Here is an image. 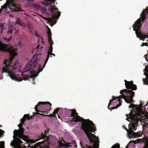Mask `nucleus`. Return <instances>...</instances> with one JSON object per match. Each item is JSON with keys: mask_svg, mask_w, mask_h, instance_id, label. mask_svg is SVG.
Returning a JSON list of instances; mask_svg holds the SVG:
<instances>
[{"mask_svg": "<svg viewBox=\"0 0 148 148\" xmlns=\"http://www.w3.org/2000/svg\"><path fill=\"white\" fill-rule=\"evenodd\" d=\"M49 130H47L45 131V134H44L43 133L41 135L42 138V139H45L47 137L46 135L49 132Z\"/></svg>", "mask_w": 148, "mask_h": 148, "instance_id": "obj_21", "label": "nucleus"}, {"mask_svg": "<svg viewBox=\"0 0 148 148\" xmlns=\"http://www.w3.org/2000/svg\"><path fill=\"white\" fill-rule=\"evenodd\" d=\"M57 114L58 115V118L59 119V118H60V116L58 114Z\"/></svg>", "mask_w": 148, "mask_h": 148, "instance_id": "obj_46", "label": "nucleus"}, {"mask_svg": "<svg viewBox=\"0 0 148 148\" xmlns=\"http://www.w3.org/2000/svg\"><path fill=\"white\" fill-rule=\"evenodd\" d=\"M148 14V6L145 10H143L140 14L141 19H138L132 26L133 30L135 31L136 36L140 38V40L142 39L143 41H144L146 38H148V35H144L141 32H139V30L140 29V27L142 25L141 21L143 22L146 18V15Z\"/></svg>", "mask_w": 148, "mask_h": 148, "instance_id": "obj_6", "label": "nucleus"}, {"mask_svg": "<svg viewBox=\"0 0 148 148\" xmlns=\"http://www.w3.org/2000/svg\"><path fill=\"white\" fill-rule=\"evenodd\" d=\"M93 136H91L90 137V138H89L88 136H87V135H86L87 137H88V138L89 139L90 141V143H94V147L95 148H98V147L99 146V144L98 143L99 142V141H98V143H97V142H95L94 141V139L95 138H96V137L93 134Z\"/></svg>", "mask_w": 148, "mask_h": 148, "instance_id": "obj_11", "label": "nucleus"}, {"mask_svg": "<svg viewBox=\"0 0 148 148\" xmlns=\"http://www.w3.org/2000/svg\"><path fill=\"white\" fill-rule=\"evenodd\" d=\"M120 93L122 95H120L119 97H116L113 96L112 99L110 100L108 108V109H110L111 111L112 110L110 108V106L111 103L113 101H114V103H117L118 102L119 103V104H117L115 107H111V108L113 110L114 109L117 108L121 105L122 102L121 100V99H124L125 102L127 103L134 102L133 99L135 93L133 91L125 89L121 90Z\"/></svg>", "mask_w": 148, "mask_h": 148, "instance_id": "obj_4", "label": "nucleus"}, {"mask_svg": "<svg viewBox=\"0 0 148 148\" xmlns=\"http://www.w3.org/2000/svg\"><path fill=\"white\" fill-rule=\"evenodd\" d=\"M125 148H128L127 146L125 147Z\"/></svg>", "mask_w": 148, "mask_h": 148, "instance_id": "obj_51", "label": "nucleus"}, {"mask_svg": "<svg viewBox=\"0 0 148 148\" xmlns=\"http://www.w3.org/2000/svg\"><path fill=\"white\" fill-rule=\"evenodd\" d=\"M15 23L17 24L22 26V27H24L25 26V24L23 22H22L21 21L19 18H18L16 19Z\"/></svg>", "mask_w": 148, "mask_h": 148, "instance_id": "obj_15", "label": "nucleus"}, {"mask_svg": "<svg viewBox=\"0 0 148 148\" xmlns=\"http://www.w3.org/2000/svg\"><path fill=\"white\" fill-rule=\"evenodd\" d=\"M32 118V116H31L30 117L29 116V114H25L24 115L22 119H24L25 121L26 119L29 120L30 119H31Z\"/></svg>", "mask_w": 148, "mask_h": 148, "instance_id": "obj_19", "label": "nucleus"}, {"mask_svg": "<svg viewBox=\"0 0 148 148\" xmlns=\"http://www.w3.org/2000/svg\"><path fill=\"white\" fill-rule=\"evenodd\" d=\"M15 141L17 144L18 145H21L23 143L22 141L18 138H16L15 139Z\"/></svg>", "mask_w": 148, "mask_h": 148, "instance_id": "obj_18", "label": "nucleus"}, {"mask_svg": "<svg viewBox=\"0 0 148 148\" xmlns=\"http://www.w3.org/2000/svg\"><path fill=\"white\" fill-rule=\"evenodd\" d=\"M12 143H11V146H12L13 145H12Z\"/></svg>", "mask_w": 148, "mask_h": 148, "instance_id": "obj_52", "label": "nucleus"}, {"mask_svg": "<svg viewBox=\"0 0 148 148\" xmlns=\"http://www.w3.org/2000/svg\"><path fill=\"white\" fill-rule=\"evenodd\" d=\"M21 123L20 124H19L18 125L19 128L22 127V126L25 121V120L24 119H21Z\"/></svg>", "mask_w": 148, "mask_h": 148, "instance_id": "obj_22", "label": "nucleus"}, {"mask_svg": "<svg viewBox=\"0 0 148 148\" xmlns=\"http://www.w3.org/2000/svg\"><path fill=\"white\" fill-rule=\"evenodd\" d=\"M3 39L4 40H5L7 41V38H5V37H4L3 38Z\"/></svg>", "mask_w": 148, "mask_h": 148, "instance_id": "obj_43", "label": "nucleus"}, {"mask_svg": "<svg viewBox=\"0 0 148 148\" xmlns=\"http://www.w3.org/2000/svg\"><path fill=\"white\" fill-rule=\"evenodd\" d=\"M41 40H42V43L44 44V42H43V39H42V38H41Z\"/></svg>", "mask_w": 148, "mask_h": 148, "instance_id": "obj_45", "label": "nucleus"}, {"mask_svg": "<svg viewBox=\"0 0 148 148\" xmlns=\"http://www.w3.org/2000/svg\"><path fill=\"white\" fill-rule=\"evenodd\" d=\"M39 47H40V45H38L37 46V47H36V48L37 49H38V48Z\"/></svg>", "mask_w": 148, "mask_h": 148, "instance_id": "obj_42", "label": "nucleus"}, {"mask_svg": "<svg viewBox=\"0 0 148 148\" xmlns=\"http://www.w3.org/2000/svg\"><path fill=\"white\" fill-rule=\"evenodd\" d=\"M7 5L6 4H4L3 6H1L0 9L2 10L3 9L6 10L7 9Z\"/></svg>", "mask_w": 148, "mask_h": 148, "instance_id": "obj_24", "label": "nucleus"}, {"mask_svg": "<svg viewBox=\"0 0 148 148\" xmlns=\"http://www.w3.org/2000/svg\"><path fill=\"white\" fill-rule=\"evenodd\" d=\"M144 70H145L146 72L148 73V69L145 68L144 69Z\"/></svg>", "mask_w": 148, "mask_h": 148, "instance_id": "obj_41", "label": "nucleus"}, {"mask_svg": "<svg viewBox=\"0 0 148 148\" xmlns=\"http://www.w3.org/2000/svg\"><path fill=\"white\" fill-rule=\"evenodd\" d=\"M142 104L140 105V109L137 113L135 115V119H134L133 123L130 126V123L129 124V130H128L125 126L123 127L127 131L128 134L130 135V132L132 131V130H136L137 126L138 124V122L141 121L144 119H145L148 120V113L145 110H143L142 109Z\"/></svg>", "mask_w": 148, "mask_h": 148, "instance_id": "obj_5", "label": "nucleus"}, {"mask_svg": "<svg viewBox=\"0 0 148 148\" xmlns=\"http://www.w3.org/2000/svg\"><path fill=\"white\" fill-rule=\"evenodd\" d=\"M127 116H130V114H126V116H127Z\"/></svg>", "mask_w": 148, "mask_h": 148, "instance_id": "obj_49", "label": "nucleus"}, {"mask_svg": "<svg viewBox=\"0 0 148 148\" xmlns=\"http://www.w3.org/2000/svg\"><path fill=\"white\" fill-rule=\"evenodd\" d=\"M46 103V102H40L38 104L36 105L34 109L37 112H41L43 110L44 108V103Z\"/></svg>", "mask_w": 148, "mask_h": 148, "instance_id": "obj_9", "label": "nucleus"}, {"mask_svg": "<svg viewBox=\"0 0 148 148\" xmlns=\"http://www.w3.org/2000/svg\"><path fill=\"white\" fill-rule=\"evenodd\" d=\"M130 89H131V90L132 91V90H136L137 89V86H136L133 84H133H132V86L131 88Z\"/></svg>", "mask_w": 148, "mask_h": 148, "instance_id": "obj_23", "label": "nucleus"}, {"mask_svg": "<svg viewBox=\"0 0 148 148\" xmlns=\"http://www.w3.org/2000/svg\"><path fill=\"white\" fill-rule=\"evenodd\" d=\"M39 112H36V114H39L42 116H47L46 114H44V113H43V112H42V113H40Z\"/></svg>", "mask_w": 148, "mask_h": 148, "instance_id": "obj_27", "label": "nucleus"}, {"mask_svg": "<svg viewBox=\"0 0 148 148\" xmlns=\"http://www.w3.org/2000/svg\"><path fill=\"white\" fill-rule=\"evenodd\" d=\"M34 72V70H32V71H31V72L32 73H33Z\"/></svg>", "mask_w": 148, "mask_h": 148, "instance_id": "obj_44", "label": "nucleus"}, {"mask_svg": "<svg viewBox=\"0 0 148 148\" xmlns=\"http://www.w3.org/2000/svg\"><path fill=\"white\" fill-rule=\"evenodd\" d=\"M28 78H29L28 77V76H26L25 77H24L23 78V79L25 80H28Z\"/></svg>", "mask_w": 148, "mask_h": 148, "instance_id": "obj_33", "label": "nucleus"}, {"mask_svg": "<svg viewBox=\"0 0 148 148\" xmlns=\"http://www.w3.org/2000/svg\"><path fill=\"white\" fill-rule=\"evenodd\" d=\"M46 1L47 3V4L50 5L52 4H54L55 3V1L56 0H44Z\"/></svg>", "mask_w": 148, "mask_h": 148, "instance_id": "obj_17", "label": "nucleus"}, {"mask_svg": "<svg viewBox=\"0 0 148 148\" xmlns=\"http://www.w3.org/2000/svg\"><path fill=\"white\" fill-rule=\"evenodd\" d=\"M24 131V129L22 127L19 128V130H15L13 132L14 135L13 136V138H15V136L24 140V135H23Z\"/></svg>", "mask_w": 148, "mask_h": 148, "instance_id": "obj_8", "label": "nucleus"}, {"mask_svg": "<svg viewBox=\"0 0 148 148\" xmlns=\"http://www.w3.org/2000/svg\"><path fill=\"white\" fill-rule=\"evenodd\" d=\"M134 130H132V131H131L130 132V136H131L132 137L136 138L142 136L143 135L142 132L140 131L136 133L134 132Z\"/></svg>", "mask_w": 148, "mask_h": 148, "instance_id": "obj_10", "label": "nucleus"}, {"mask_svg": "<svg viewBox=\"0 0 148 148\" xmlns=\"http://www.w3.org/2000/svg\"><path fill=\"white\" fill-rule=\"evenodd\" d=\"M50 57H52V55H50Z\"/></svg>", "mask_w": 148, "mask_h": 148, "instance_id": "obj_50", "label": "nucleus"}, {"mask_svg": "<svg viewBox=\"0 0 148 148\" xmlns=\"http://www.w3.org/2000/svg\"><path fill=\"white\" fill-rule=\"evenodd\" d=\"M71 144H72L73 145H74V146L75 147H77V146L76 145V143L75 142V141H73L71 143H67V145H66V147H68L70 146H71Z\"/></svg>", "mask_w": 148, "mask_h": 148, "instance_id": "obj_20", "label": "nucleus"}, {"mask_svg": "<svg viewBox=\"0 0 148 148\" xmlns=\"http://www.w3.org/2000/svg\"><path fill=\"white\" fill-rule=\"evenodd\" d=\"M30 147V148H36V146H33L32 147H31L29 145L28 146V147Z\"/></svg>", "mask_w": 148, "mask_h": 148, "instance_id": "obj_37", "label": "nucleus"}, {"mask_svg": "<svg viewBox=\"0 0 148 148\" xmlns=\"http://www.w3.org/2000/svg\"><path fill=\"white\" fill-rule=\"evenodd\" d=\"M143 81L144 84L148 85V81H145V79L143 78Z\"/></svg>", "mask_w": 148, "mask_h": 148, "instance_id": "obj_28", "label": "nucleus"}, {"mask_svg": "<svg viewBox=\"0 0 148 148\" xmlns=\"http://www.w3.org/2000/svg\"><path fill=\"white\" fill-rule=\"evenodd\" d=\"M52 106L51 103L49 102H46V103H44L43 110H46V111H50L51 109Z\"/></svg>", "mask_w": 148, "mask_h": 148, "instance_id": "obj_12", "label": "nucleus"}, {"mask_svg": "<svg viewBox=\"0 0 148 148\" xmlns=\"http://www.w3.org/2000/svg\"><path fill=\"white\" fill-rule=\"evenodd\" d=\"M2 127V126L0 125V127ZM4 133L5 132L4 131L0 129V138L2 137L3 136ZM2 145L1 144H0V148H2Z\"/></svg>", "mask_w": 148, "mask_h": 148, "instance_id": "obj_16", "label": "nucleus"}, {"mask_svg": "<svg viewBox=\"0 0 148 148\" xmlns=\"http://www.w3.org/2000/svg\"><path fill=\"white\" fill-rule=\"evenodd\" d=\"M134 143V144H136V143H139V141H138V140H137L136 141H133Z\"/></svg>", "mask_w": 148, "mask_h": 148, "instance_id": "obj_36", "label": "nucleus"}, {"mask_svg": "<svg viewBox=\"0 0 148 148\" xmlns=\"http://www.w3.org/2000/svg\"><path fill=\"white\" fill-rule=\"evenodd\" d=\"M47 148H49V147H47Z\"/></svg>", "mask_w": 148, "mask_h": 148, "instance_id": "obj_54", "label": "nucleus"}, {"mask_svg": "<svg viewBox=\"0 0 148 148\" xmlns=\"http://www.w3.org/2000/svg\"><path fill=\"white\" fill-rule=\"evenodd\" d=\"M48 111H46V110H43L41 112H43V113H45L46 114H48Z\"/></svg>", "mask_w": 148, "mask_h": 148, "instance_id": "obj_35", "label": "nucleus"}, {"mask_svg": "<svg viewBox=\"0 0 148 148\" xmlns=\"http://www.w3.org/2000/svg\"><path fill=\"white\" fill-rule=\"evenodd\" d=\"M134 104L133 103H131L130 105L129 106V108H132L134 106Z\"/></svg>", "mask_w": 148, "mask_h": 148, "instance_id": "obj_32", "label": "nucleus"}, {"mask_svg": "<svg viewBox=\"0 0 148 148\" xmlns=\"http://www.w3.org/2000/svg\"><path fill=\"white\" fill-rule=\"evenodd\" d=\"M144 57H145V59L146 61L148 62V53H147V54L145 55Z\"/></svg>", "mask_w": 148, "mask_h": 148, "instance_id": "obj_30", "label": "nucleus"}, {"mask_svg": "<svg viewBox=\"0 0 148 148\" xmlns=\"http://www.w3.org/2000/svg\"><path fill=\"white\" fill-rule=\"evenodd\" d=\"M125 85L126 88L128 89H130L131 88V87L132 84H133V82L132 81H127L126 80H125Z\"/></svg>", "mask_w": 148, "mask_h": 148, "instance_id": "obj_14", "label": "nucleus"}, {"mask_svg": "<svg viewBox=\"0 0 148 148\" xmlns=\"http://www.w3.org/2000/svg\"><path fill=\"white\" fill-rule=\"evenodd\" d=\"M2 33H3V30H1V34H2Z\"/></svg>", "mask_w": 148, "mask_h": 148, "instance_id": "obj_48", "label": "nucleus"}, {"mask_svg": "<svg viewBox=\"0 0 148 148\" xmlns=\"http://www.w3.org/2000/svg\"><path fill=\"white\" fill-rule=\"evenodd\" d=\"M48 10L51 12L52 18H47L42 16H41L44 19L47 21L48 22L53 23L54 22V20H56L59 18V17L60 16L61 12L58 11V9L56 8L55 5L51 6L49 8Z\"/></svg>", "mask_w": 148, "mask_h": 148, "instance_id": "obj_7", "label": "nucleus"}, {"mask_svg": "<svg viewBox=\"0 0 148 148\" xmlns=\"http://www.w3.org/2000/svg\"><path fill=\"white\" fill-rule=\"evenodd\" d=\"M69 110L71 112V116L73 117L72 121L76 122L82 121L81 129L87 135L88 137L90 138V136H93L94 135L91 133L95 131L96 129L95 125L92 122L89 120V119H84L78 116V113L75 109Z\"/></svg>", "mask_w": 148, "mask_h": 148, "instance_id": "obj_3", "label": "nucleus"}, {"mask_svg": "<svg viewBox=\"0 0 148 148\" xmlns=\"http://www.w3.org/2000/svg\"><path fill=\"white\" fill-rule=\"evenodd\" d=\"M50 55H52L53 56H55V55L54 54L52 53V52H51V53L49 54V56H50Z\"/></svg>", "mask_w": 148, "mask_h": 148, "instance_id": "obj_39", "label": "nucleus"}, {"mask_svg": "<svg viewBox=\"0 0 148 148\" xmlns=\"http://www.w3.org/2000/svg\"><path fill=\"white\" fill-rule=\"evenodd\" d=\"M10 9L14 12H18L20 10V8L17 6L16 4L12 3L11 4Z\"/></svg>", "mask_w": 148, "mask_h": 148, "instance_id": "obj_13", "label": "nucleus"}, {"mask_svg": "<svg viewBox=\"0 0 148 148\" xmlns=\"http://www.w3.org/2000/svg\"><path fill=\"white\" fill-rule=\"evenodd\" d=\"M12 38V36H11L10 38L8 39H7V41H9Z\"/></svg>", "mask_w": 148, "mask_h": 148, "instance_id": "obj_38", "label": "nucleus"}, {"mask_svg": "<svg viewBox=\"0 0 148 148\" xmlns=\"http://www.w3.org/2000/svg\"><path fill=\"white\" fill-rule=\"evenodd\" d=\"M18 31H17L16 30H12V33L15 34L17 33Z\"/></svg>", "mask_w": 148, "mask_h": 148, "instance_id": "obj_34", "label": "nucleus"}, {"mask_svg": "<svg viewBox=\"0 0 148 148\" xmlns=\"http://www.w3.org/2000/svg\"><path fill=\"white\" fill-rule=\"evenodd\" d=\"M0 51H2L8 52L9 53V59L5 60L4 64L5 66L3 68L2 72L8 73L9 76L12 80L18 82H21L23 79L17 78L16 75L14 70L18 67L19 63L16 61L14 63L12 62L14 57L17 55L14 51L13 50L9 44H4L0 41Z\"/></svg>", "mask_w": 148, "mask_h": 148, "instance_id": "obj_1", "label": "nucleus"}, {"mask_svg": "<svg viewBox=\"0 0 148 148\" xmlns=\"http://www.w3.org/2000/svg\"><path fill=\"white\" fill-rule=\"evenodd\" d=\"M12 33V31H11L10 30L8 31L7 32V33L8 34H9V33Z\"/></svg>", "mask_w": 148, "mask_h": 148, "instance_id": "obj_40", "label": "nucleus"}, {"mask_svg": "<svg viewBox=\"0 0 148 148\" xmlns=\"http://www.w3.org/2000/svg\"><path fill=\"white\" fill-rule=\"evenodd\" d=\"M143 148H148V141L145 144V145Z\"/></svg>", "mask_w": 148, "mask_h": 148, "instance_id": "obj_29", "label": "nucleus"}, {"mask_svg": "<svg viewBox=\"0 0 148 148\" xmlns=\"http://www.w3.org/2000/svg\"><path fill=\"white\" fill-rule=\"evenodd\" d=\"M47 34L48 38V42L50 44V45L48 50V55L46 60L45 61L43 67L40 69V68L42 66V65L39 63L40 58L39 56L36 54H35L33 55L32 58L30 60L26 65L25 67L26 69H27V71H28L36 67L37 64L38 63L37 66L38 69V71L37 73H34L31 76L32 78H34L38 76L39 73L42 71L43 69L45 66L46 64L49 57V54L51 53L53 51L52 45L53 44V43L52 40L51 33V30L49 28L48 29Z\"/></svg>", "mask_w": 148, "mask_h": 148, "instance_id": "obj_2", "label": "nucleus"}, {"mask_svg": "<svg viewBox=\"0 0 148 148\" xmlns=\"http://www.w3.org/2000/svg\"><path fill=\"white\" fill-rule=\"evenodd\" d=\"M4 25L2 23L0 24V28L1 30H3V29Z\"/></svg>", "mask_w": 148, "mask_h": 148, "instance_id": "obj_31", "label": "nucleus"}, {"mask_svg": "<svg viewBox=\"0 0 148 148\" xmlns=\"http://www.w3.org/2000/svg\"><path fill=\"white\" fill-rule=\"evenodd\" d=\"M59 109H60L58 108H56L54 110V111L53 112V114H57H57H58L57 112H58Z\"/></svg>", "mask_w": 148, "mask_h": 148, "instance_id": "obj_25", "label": "nucleus"}, {"mask_svg": "<svg viewBox=\"0 0 148 148\" xmlns=\"http://www.w3.org/2000/svg\"><path fill=\"white\" fill-rule=\"evenodd\" d=\"M47 115V116H49L50 117H52L53 116H54L56 118L57 117V116H56V114H50L49 115Z\"/></svg>", "mask_w": 148, "mask_h": 148, "instance_id": "obj_26", "label": "nucleus"}, {"mask_svg": "<svg viewBox=\"0 0 148 148\" xmlns=\"http://www.w3.org/2000/svg\"><path fill=\"white\" fill-rule=\"evenodd\" d=\"M147 41H148V40H147Z\"/></svg>", "mask_w": 148, "mask_h": 148, "instance_id": "obj_53", "label": "nucleus"}, {"mask_svg": "<svg viewBox=\"0 0 148 148\" xmlns=\"http://www.w3.org/2000/svg\"><path fill=\"white\" fill-rule=\"evenodd\" d=\"M36 114V112H35V113H34V115H36V114Z\"/></svg>", "mask_w": 148, "mask_h": 148, "instance_id": "obj_47", "label": "nucleus"}]
</instances>
